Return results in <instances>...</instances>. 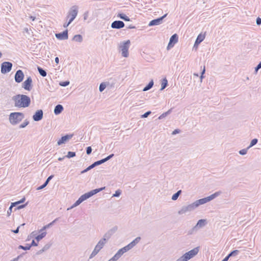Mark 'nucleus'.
Here are the masks:
<instances>
[{
    "mask_svg": "<svg viewBox=\"0 0 261 261\" xmlns=\"http://www.w3.org/2000/svg\"><path fill=\"white\" fill-rule=\"evenodd\" d=\"M121 194V191L120 190H117L115 191V193L113 195L112 197H119Z\"/></svg>",
    "mask_w": 261,
    "mask_h": 261,
    "instance_id": "51",
    "label": "nucleus"
},
{
    "mask_svg": "<svg viewBox=\"0 0 261 261\" xmlns=\"http://www.w3.org/2000/svg\"><path fill=\"white\" fill-rule=\"evenodd\" d=\"M249 148H245V149H243L242 150H240L239 151V154H241V155H245L247 153V150Z\"/></svg>",
    "mask_w": 261,
    "mask_h": 261,
    "instance_id": "49",
    "label": "nucleus"
},
{
    "mask_svg": "<svg viewBox=\"0 0 261 261\" xmlns=\"http://www.w3.org/2000/svg\"><path fill=\"white\" fill-rule=\"evenodd\" d=\"M13 64L11 62L5 61L1 65V71L2 74H6L9 72L12 68Z\"/></svg>",
    "mask_w": 261,
    "mask_h": 261,
    "instance_id": "4",
    "label": "nucleus"
},
{
    "mask_svg": "<svg viewBox=\"0 0 261 261\" xmlns=\"http://www.w3.org/2000/svg\"><path fill=\"white\" fill-rule=\"evenodd\" d=\"M196 208L194 204L193 203L190 204L188 205H184L182 206L181 209L178 211V214L179 215H182L188 212H191L193 211Z\"/></svg>",
    "mask_w": 261,
    "mask_h": 261,
    "instance_id": "6",
    "label": "nucleus"
},
{
    "mask_svg": "<svg viewBox=\"0 0 261 261\" xmlns=\"http://www.w3.org/2000/svg\"><path fill=\"white\" fill-rule=\"evenodd\" d=\"M130 44V41L129 40H127L125 41L121 42L119 45L120 49L121 51L122 56L125 58L128 57V49Z\"/></svg>",
    "mask_w": 261,
    "mask_h": 261,
    "instance_id": "3",
    "label": "nucleus"
},
{
    "mask_svg": "<svg viewBox=\"0 0 261 261\" xmlns=\"http://www.w3.org/2000/svg\"><path fill=\"white\" fill-rule=\"evenodd\" d=\"M24 76V73L21 70L19 69L17 70L14 76L15 82L17 83H21L23 80Z\"/></svg>",
    "mask_w": 261,
    "mask_h": 261,
    "instance_id": "11",
    "label": "nucleus"
},
{
    "mask_svg": "<svg viewBox=\"0 0 261 261\" xmlns=\"http://www.w3.org/2000/svg\"><path fill=\"white\" fill-rule=\"evenodd\" d=\"M37 70L39 72L40 75H41L42 76L45 77L46 76V75H47L46 71H45V70L43 69L42 67H41L40 66H38Z\"/></svg>",
    "mask_w": 261,
    "mask_h": 261,
    "instance_id": "31",
    "label": "nucleus"
},
{
    "mask_svg": "<svg viewBox=\"0 0 261 261\" xmlns=\"http://www.w3.org/2000/svg\"><path fill=\"white\" fill-rule=\"evenodd\" d=\"M43 117V111L42 110L40 109L37 110L34 114L33 115V119L35 121H39L42 119Z\"/></svg>",
    "mask_w": 261,
    "mask_h": 261,
    "instance_id": "12",
    "label": "nucleus"
},
{
    "mask_svg": "<svg viewBox=\"0 0 261 261\" xmlns=\"http://www.w3.org/2000/svg\"><path fill=\"white\" fill-rule=\"evenodd\" d=\"M78 13V7L76 5L73 6L71 7L70 9L69 12H68V15L67 16V17H69L70 16V17H72L74 19L75 18L77 15Z\"/></svg>",
    "mask_w": 261,
    "mask_h": 261,
    "instance_id": "14",
    "label": "nucleus"
},
{
    "mask_svg": "<svg viewBox=\"0 0 261 261\" xmlns=\"http://www.w3.org/2000/svg\"><path fill=\"white\" fill-rule=\"evenodd\" d=\"M24 115L21 112H12L9 115V121L13 125L18 124L24 118Z\"/></svg>",
    "mask_w": 261,
    "mask_h": 261,
    "instance_id": "2",
    "label": "nucleus"
},
{
    "mask_svg": "<svg viewBox=\"0 0 261 261\" xmlns=\"http://www.w3.org/2000/svg\"><path fill=\"white\" fill-rule=\"evenodd\" d=\"M63 110L64 108L62 105L60 104L57 105L54 109V114L56 115H59L63 112Z\"/></svg>",
    "mask_w": 261,
    "mask_h": 261,
    "instance_id": "19",
    "label": "nucleus"
},
{
    "mask_svg": "<svg viewBox=\"0 0 261 261\" xmlns=\"http://www.w3.org/2000/svg\"><path fill=\"white\" fill-rule=\"evenodd\" d=\"M76 155L75 152L68 151L67 154L65 156L68 159L74 157Z\"/></svg>",
    "mask_w": 261,
    "mask_h": 261,
    "instance_id": "39",
    "label": "nucleus"
},
{
    "mask_svg": "<svg viewBox=\"0 0 261 261\" xmlns=\"http://www.w3.org/2000/svg\"><path fill=\"white\" fill-rule=\"evenodd\" d=\"M22 87L27 91H31L33 87V81L31 76H28L22 84Z\"/></svg>",
    "mask_w": 261,
    "mask_h": 261,
    "instance_id": "7",
    "label": "nucleus"
},
{
    "mask_svg": "<svg viewBox=\"0 0 261 261\" xmlns=\"http://www.w3.org/2000/svg\"><path fill=\"white\" fill-rule=\"evenodd\" d=\"M55 36L60 40H67L68 38V30L66 29L62 32L56 33Z\"/></svg>",
    "mask_w": 261,
    "mask_h": 261,
    "instance_id": "13",
    "label": "nucleus"
},
{
    "mask_svg": "<svg viewBox=\"0 0 261 261\" xmlns=\"http://www.w3.org/2000/svg\"><path fill=\"white\" fill-rule=\"evenodd\" d=\"M125 252L124 251L123 249L121 248L117 252L114 256L118 259Z\"/></svg>",
    "mask_w": 261,
    "mask_h": 261,
    "instance_id": "33",
    "label": "nucleus"
},
{
    "mask_svg": "<svg viewBox=\"0 0 261 261\" xmlns=\"http://www.w3.org/2000/svg\"><path fill=\"white\" fill-rule=\"evenodd\" d=\"M154 82L153 80H151L149 83L143 88V91H147L150 90L153 86Z\"/></svg>",
    "mask_w": 261,
    "mask_h": 261,
    "instance_id": "28",
    "label": "nucleus"
},
{
    "mask_svg": "<svg viewBox=\"0 0 261 261\" xmlns=\"http://www.w3.org/2000/svg\"><path fill=\"white\" fill-rule=\"evenodd\" d=\"M27 204H28V202L25 204H21V205H20V204H18L16 206H15L16 207L14 208V211L23 208L27 205Z\"/></svg>",
    "mask_w": 261,
    "mask_h": 261,
    "instance_id": "41",
    "label": "nucleus"
},
{
    "mask_svg": "<svg viewBox=\"0 0 261 261\" xmlns=\"http://www.w3.org/2000/svg\"><path fill=\"white\" fill-rule=\"evenodd\" d=\"M205 66H204L203 67V70H202V71L201 72V75L200 76V78L201 80H202V79L204 78L203 74L205 73Z\"/></svg>",
    "mask_w": 261,
    "mask_h": 261,
    "instance_id": "56",
    "label": "nucleus"
},
{
    "mask_svg": "<svg viewBox=\"0 0 261 261\" xmlns=\"http://www.w3.org/2000/svg\"><path fill=\"white\" fill-rule=\"evenodd\" d=\"M83 36L80 34L74 35L72 38V40L79 43L82 42L83 41Z\"/></svg>",
    "mask_w": 261,
    "mask_h": 261,
    "instance_id": "27",
    "label": "nucleus"
},
{
    "mask_svg": "<svg viewBox=\"0 0 261 261\" xmlns=\"http://www.w3.org/2000/svg\"><path fill=\"white\" fill-rule=\"evenodd\" d=\"M90 197H90V194H89V192L86 193L80 197V198L82 200V202L87 200V199L89 198Z\"/></svg>",
    "mask_w": 261,
    "mask_h": 261,
    "instance_id": "36",
    "label": "nucleus"
},
{
    "mask_svg": "<svg viewBox=\"0 0 261 261\" xmlns=\"http://www.w3.org/2000/svg\"><path fill=\"white\" fill-rule=\"evenodd\" d=\"M12 99L14 102V106L17 108H27L31 102L30 97L24 94H17L13 96Z\"/></svg>",
    "mask_w": 261,
    "mask_h": 261,
    "instance_id": "1",
    "label": "nucleus"
},
{
    "mask_svg": "<svg viewBox=\"0 0 261 261\" xmlns=\"http://www.w3.org/2000/svg\"><path fill=\"white\" fill-rule=\"evenodd\" d=\"M178 40V36L176 34H174L171 36L170 38L169 42L168 43L167 49L168 50L171 47H173L174 44L177 42Z\"/></svg>",
    "mask_w": 261,
    "mask_h": 261,
    "instance_id": "10",
    "label": "nucleus"
},
{
    "mask_svg": "<svg viewBox=\"0 0 261 261\" xmlns=\"http://www.w3.org/2000/svg\"><path fill=\"white\" fill-rule=\"evenodd\" d=\"M107 83L103 82L101 83L99 87V90L100 92H102L106 88Z\"/></svg>",
    "mask_w": 261,
    "mask_h": 261,
    "instance_id": "38",
    "label": "nucleus"
},
{
    "mask_svg": "<svg viewBox=\"0 0 261 261\" xmlns=\"http://www.w3.org/2000/svg\"><path fill=\"white\" fill-rule=\"evenodd\" d=\"M178 197V196L176 195V193H174V194L172 195L171 199H172V200H176V199H177Z\"/></svg>",
    "mask_w": 261,
    "mask_h": 261,
    "instance_id": "61",
    "label": "nucleus"
},
{
    "mask_svg": "<svg viewBox=\"0 0 261 261\" xmlns=\"http://www.w3.org/2000/svg\"><path fill=\"white\" fill-rule=\"evenodd\" d=\"M118 230V227L115 226L110 229H109L107 232L105 233L102 239H105L106 241H108L109 239Z\"/></svg>",
    "mask_w": 261,
    "mask_h": 261,
    "instance_id": "8",
    "label": "nucleus"
},
{
    "mask_svg": "<svg viewBox=\"0 0 261 261\" xmlns=\"http://www.w3.org/2000/svg\"><path fill=\"white\" fill-rule=\"evenodd\" d=\"M126 246H127L129 250H130L132 248H133L134 247V246L131 242L130 243H129L128 245H127Z\"/></svg>",
    "mask_w": 261,
    "mask_h": 261,
    "instance_id": "63",
    "label": "nucleus"
},
{
    "mask_svg": "<svg viewBox=\"0 0 261 261\" xmlns=\"http://www.w3.org/2000/svg\"><path fill=\"white\" fill-rule=\"evenodd\" d=\"M221 193L222 192L221 191H218V192H216L214 193V194L206 197L207 201L209 202V201L212 200L213 199H215V198H216L217 197L219 196L221 194Z\"/></svg>",
    "mask_w": 261,
    "mask_h": 261,
    "instance_id": "22",
    "label": "nucleus"
},
{
    "mask_svg": "<svg viewBox=\"0 0 261 261\" xmlns=\"http://www.w3.org/2000/svg\"><path fill=\"white\" fill-rule=\"evenodd\" d=\"M168 86V81L166 77L164 78L162 81L161 88L160 90L165 89Z\"/></svg>",
    "mask_w": 261,
    "mask_h": 261,
    "instance_id": "32",
    "label": "nucleus"
},
{
    "mask_svg": "<svg viewBox=\"0 0 261 261\" xmlns=\"http://www.w3.org/2000/svg\"><path fill=\"white\" fill-rule=\"evenodd\" d=\"M205 35L200 33L199 34L195 41L194 47H197L204 39Z\"/></svg>",
    "mask_w": 261,
    "mask_h": 261,
    "instance_id": "17",
    "label": "nucleus"
},
{
    "mask_svg": "<svg viewBox=\"0 0 261 261\" xmlns=\"http://www.w3.org/2000/svg\"><path fill=\"white\" fill-rule=\"evenodd\" d=\"M92 149L91 146H88L86 148V153L89 155L91 153Z\"/></svg>",
    "mask_w": 261,
    "mask_h": 261,
    "instance_id": "54",
    "label": "nucleus"
},
{
    "mask_svg": "<svg viewBox=\"0 0 261 261\" xmlns=\"http://www.w3.org/2000/svg\"><path fill=\"white\" fill-rule=\"evenodd\" d=\"M124 23L121 20H115L114 21L111 25V27L112 29H120L124 27Z\"/></svg>",
    "mask_w": 261,
    "mask_h": 261,
    "instance_id": "15",
    "label": "nucleus"
},
{
    "mask_svg": "<svg viewBox=\"0 0 261 261\" xmlns=\"http://www.w3.org/2000/svg\"><path fill=\"white\" fill-rule=\"evenodd\" d=\"M167 14H168L166 13L161 17H160L158 18L154 19L151 20L149 22L148 25L149 26H154V25H157L162 24L163 23V19L167 16Z\"/></svg>",
    "mask_w": 261,
    "mask_h": 261,
    "instance_id": "9",
    "label": "nucleus"
},
{
    "mask_svg": "<svg viewBox=\"0 0 261 261\" xmlns=\"http://www.w3.org/2000/svg\"><path fill=\"white\" fill-rule=\"evenodd\" d=\"M97 166H99V165L97 164V162L96 161V162H94L93 164H92L91 165L88 166L87 168H86L85 169L82 171L81 172V174L85 173Z\"/></svg>",
    "mask_w": 261,
    "mask_h": 261,
    "instance_id": "21",
    "label": "nucleus"
},
{
    "mask_svg": "<svg viewBox=\"0 0 261 261\" xmlns=\"http://www.w3.org/2000/svg\"><path fill=\"white\" fill-rule=\"evenodd\" d=\"M180 132V130L179 129H174L172 133V135H176L177 134H178Z\"/></svg>",
    "mask_w": 261,
    "mask_h": 261,
    "instance_id": "57",
    "label": "nucleus"
},
{
    "mask_svg": "<svg viewBox=\"0 0 261 261\" xmlns=\"http://www.w3.org/2000/svg\"><path fill=\"white\" fill-rule=\"evenodd\" d=\"M240 252V251L238 250H234L232 251H231L225 257L227 258V259L231 257V256H235L237 255Z\"/></svg>",
    "mask_w": 261,
    "mask_h": 261,
    "instance_id": "29",
    "label": "nucleus"
},
{
    "mask_svg": "<svg viewBox=\"0 0 261 261\" xmlns=\"http://www.w3.org/2000/svg\"><path fill=\"white\" fill-rule=\"evenodd\" d=\"M256 23L257 25H259L261 24V18L260 17H258L256 18Z\"/></svg>",
    "mask_w": 261,
    "mask_h": 261,
    "instance_id": "58",
    "label": "nucleus"
},
{
    "mask_svg": "<svg viewBox=\"0 0 261 261\" xmlns=\"http://www.w3.org/2000/svg\"><path fill=\"white\" fill-rule=\"evenodd\" d=\"M40 232V230L39 231ZM41 233L38 234L35 237V239L37 240V242L40 241L43 238H44L46 235V232L44 231H41Z\"/></svg>",
    "mask_w": 261,
    "mask_h": 261,
    "instance_id": "25",
    "label": "nucleus"
},
{
    "mask_svg": "<svg viewBox=\"0 0 261 261\" xmlns=\"http://www.w3.org/2000/svg\"><path fill=\"white\" fill-rule=\"evenodd\" d=\"M20 227V226H18L17 228L15 230H12V231L14 233H18L19 232V230Z\"/></svg>",
    "mask_w": 261,
    "mask_h": 261,
    "instance_id": "60",
    "label": "nucleus"
},
{
    "mask_svg": "<svg viewBox=\"0 0 261 261\" xmlns=\"http://www.w3.org/2000/svg\"><path fill=\"white\" fill-rule=\"evenodd\" d=\"M18 248L19 249H22L23 250H30V248H29V246L28 245V244H27L25 246H23L21 245H19L18 247Z\"/></svg>",
    "mask_w": 261,
    "mask_h": 261,
    "instance_id": "45",
    "label": "nucleus"
},
{
    "mask_svg": "<svg viewBox=\"0 0 261 261\" xmlns=\"http://www.w3.org/2000/svg\"><path fill=\"white\" fill-rule=\"evenodd\" d=\"M53 225V223H49V224L44 226L41 229L40 231H42L45 230L46 229L51 227Z\"/></svg>",
    "mask_w": 261,
    "mask_h": 261,
    "instance_id": "43",
    "label": "nucleus"
},
{
    "mask_svg": "<svg viewBox=\"0 0 261 261\" xmlns=\"http://www.w3.org/2000/svg\"><path fill=\"white\" fill-rule=\"evenodd\" d=\"M198 230V228L195 225L193 228H192L191 229H190V230H188V234L191 235V234H194V233H196Z\"/></svg>",
    "mask_w": 261,
    "mask_h": 261,
    "instance_id": "35",
    "label": "nucleus"
},
{
    "mask_svg": "<svg viewBox=\"0 0 261 261\" xmlns=\"http://www.w3.org/2000/svg\"><path fill=\"white\" fill-rule=\"evenodd\" d=\"M114 156V154L113 153L110 154L106 158V159L108 161V160H110L111 158H112Z\"/></svg>",
    "mask_w": 261,
    "mask_h": 261,
    "instance_id": "62",
    "label": "nucleus"
},
{
    "mask_svg": "<svg viewBox=\"0 0 261 261\" xmlns=\"http://www.w3.org/2000/svg\"><path fill=\"white\" fill-rule=\"evenodd\" d=\"M257 142H258L257 139L254 138V139H252L250 142L249 146L248 147V148H250L252 147V146H253L254 145H255V144H256Z\"/></svg>",
    "mask_w": 261,
    "mask_h": 261,
    "instance_id": "40",
    "label": "nucleus"
},
{
    "mask_svg": "<svg viewBox=\"0 0 261 261\" xmlns=\"http://www.w3.org/2000/svg\"><path fill=\"white\" fill-rule=\"evenodd\" d=\"M13 204H14V202H12L11 203L10 206L9 207V209H8V210L7 211V216H10V215H11V213L12 212L13 207L16 206V205H12Z\"/></svg>",
    "mask_w": 261,
    "mask_h": 261,
    "instance_id": "42",
    "label": "nucleus"
},
{
    "mask_svg": "<svg viewBox=\"0 0 261 261\" xmlns=\"http://www.w3.org/2000/svg\"><path fill=\"white\" fill-rule=\"evenodd\" d=\"M106 243L107 241H106L105 239L102 238L99 241L96 246L98 247H99L100 249H101L103 247L104 245L106 244Z\"/></svg>",
    "mask_w": 261,
    "mask_h": 261,
    "instance_id": "30",
    "label": "nucleus"
},
{
    "mask_svg": "<svg viewBox=\"0 0 261 261\" xmlns=\"http://www.w3.org/2000/svg\"><path fill=\"white\" fill-rule=\"evenodd\" d=\"M51 245H52L51 243H47L46 245H45L42 248L45 251L51 247Z\"/></svg>",
    "mask_w": 261,
    "mask_h": 261,
    "instance_id": "53",
    "label": "nucleus"
},
{
    "mask_svg": "<svg viewBox=\"0 0 261 261\" xmlns=\"http://www.w3.org/2000/svg\"><path fill=\"white\" fill-rule=\"evenodd\" d=\"M82 202H83L82 200L79 197V199L75 202V203L70 208H68L67 210H68L74 207L77 206L79 205H80Z\"/></svg>",
    "mask_w": 261,
    "mask_h": 261,
    "instance_id": "37",
    "label": "nucleus"
},
{
    "mask_svg": "<svg viewBox=\"0 0 261 261\" xmlns=\"http://www.w3.org/2000/svg\"><path fill=\"white\" fill-rule=\"evenodd\" d=\"M176 261H187V260H185V258H184L183 255H182L181 257H180L179 258H178Z\"/></svg>",
    "mask_w": 261,
    "mask_h": 261,
    "instance_id": "64",
    "label": "nucleus"
},
{
    "mask_svg": "<svg viewBox=\"0 0 261 261\" xmlns=\"http://www.w3.org/2000/svg\"><path fill=\"white\" fill-rule=\"evenodd\" d=\"M208 202L206 197H204L198 200H196L193 202L196 208L198 207L199 205L201 204H205Z\"/></svg>",
    "mask_w": 261,
    "mask_h": 261,
    "instance_id": "18",
    "label": "nucleus"
},
{
    "mask_svg": "<svg viewBox=\"0 0 261 261\" xmlns=\"http://www.w3.org/2000/svg\"><path fill=\"white\" fill-rule=\"evenodd\" d=\"M172 111V109H169L168 111L163 113L162 115H161L158 119L161 120L163 119L164 118L166 117L167 116H168L169 114H170Z\"/></svg>",
    "mask_w": 261,
    "mask_h": 261,
    "instance_id": "34",
    "label": "nucleus"
},
{
    "mask_svg": "<svg viewBox=\"0 0 261 261\" xmlns=\"http://www.w3.org/2000/svg\"><path fill=\"white\" fill-rule=\"evenodd\" d=\"M206 224V221L205 219H200L199 220L196 224V226L198 228V229H200V228L203 227Z\"/></svg>",
    "mask_w": 261,
    "mask_h": 261,
    "instance_id": "24",
    "label": "nucleus"
},
{
    "mask_svg": "<svg viewBox=\"0 0 261 261\" xmlns=\"http://www.w3.org/2000/svg\"><path fill=\"white\" fill-rule=\"evenodd\" d=\"M54 175H51L47 177V178L46 179V180H45V181L44 182V183L43 185H42L41 186L38 187L37 188V190H42L43 188H44L48 184L49 181L54 177Z\"/></svg>",
    "mask_w": 261,
    "mask_h": 261,
    "instance_id": "20",
    "label": "nucleus"
},
{
    "mask_svg": "<svg viewBox=\"0 0 261 261\" xmlns=\"http://www.w3.org/2000/svg\"><path fill=\"white\" fill-rule=\"evenodd\" d=\"M117 17L125 21H130V18L124 13H118Z\"/></svg>",
    "mask_w": 261,
    "mask_h": 261,
    "instance_id": "26",
    "label": "nucleus"
},
{
    "mask_svg": "<svg viewBox=\"0 0 261 261\" xmlns=\"http://www.w3.org/2000/svg\"><path fill=\"white\" fill-rule=\"evenodd\" d=\"M69 84V81H65L63 82H61L59 83L60 86L62 87H66Z\"/></svg>",
    "mask_w": 261,
    "mask_h": 261,
    "instance_id": "48",
    "label": "nucleus"
},
{
    "mask_svg": "<svg viewBox=\"0 0 261 261\" xmlns=\"http://www.w3.org/2000/svg\"><path fill=\"white\" fill-rule=\"evenodd\" d=\"M151 113V112L150 111H148L145 112L144 114L142 115L141 118H147Z\"/></svg>",
    "mask_w": 261,
    "mask_h": 261,
    "instance_id": "52",
    "label": "nucleus"
},
{
    "mask_svg": "<svg viewBox=\"0 0 261 261\" xmlns=\"http://www.w3.org/2000/svg\"><path fill=\"white\" fill-rule=\"evenodd\" d=\"M29 124V121L27 120H25L22 123H21L19 126V127L20 128H24L26 127L28 124Z\"/></svg>",
    "mask_w": 261,
    "mask_h": 261,
    "instance_id": "46",
    "label": "nucleus"
},
{
    "mask_svg": "<svg viewBox=\"0 0 261 261\" xmlns=\"http://www.w3.org/2000/svg\"><path fill=\"white\" fill-rule=\"evenodd\" d=\"M38 245V243H36L35 240H32V242L31 244H28V245L29 246V248H30V249H31V248L33 246H37Z\"/></svg>",
    "mask_w": 261,
    "mask_h": 261,
    "instance_id": "50",
    "label": "nucleus"
},
{
    "mask_svg": "<svg viewBox=\"0 0 261 261\" xmlns=\"http://www.w3.org/2000/svg\"><path fill=\"white\" fill-rule=\"evenodd\" d=\"M140 240H141V237H138L135 240H134L132 242H131V243L135 246V245H136L139 242Z\"/></svg>",
    "mask_w": 261,
    "mask_h": 261,
    "instance_id": "47",
    "label": "nucleus"
},
{
    "mask_svg": "<svg viewBox=\"0 0 261 261\" xmlns=\"http://www.w3.org/2000/svg\"><path fill=\"white\" fill-rule=\"evenodd\" d=\"M25 197H23L20 200H18L17 201H16V202H14V204H13L12 205H16V206H17L18 204H19L23 203L25 201Z\"/></svg>",
    "mask_w": 261,
    "mask_h": 261,
    "instance_id": "44",
    "label": "nucleus"
},
{
    "mask_svg": "<svg viewBox=\"0 0 261 261\" xmlns=\"http://www.w3.org/2000/svg\"><path fill=\"white\" fill-rule=\"evenodd\" d=\"M107 161V160L106 159V158H104V159H102L101 160H98V161H97V164L98 165H100L105 162H106Z\"/></svg>",
    "mask_w": 261,
    "mask_h": 261,
    "instance_id": "55",
    "label": "nucleus"
},
{
    "mask_svg": "<svg viewBox=\"0 0 261 261\" xmlns=\"http://www.w3.org/2000/svg\"><path fill=\"white\" fill-rule=\"evenodd\" d=\"M199 251V247H197L183 254V256L187 261L196 255Z\"/></svg>",
    "mask_w": 261,
    "mask_h": 261,
    "instance_id": "5",
    "label": "nucleus"
},
{
    "mask_svg": "<svg viewBox=\"0 0 261 261\" xmlns=\"http://www.w3.org/2000/svg\"><path fill=\"white\" fill-rule=\"evenodd\" d=\"M100 250L101 249L96 245L93 251L97 254Z\"/></svg>",
    "mask_w": 261,
    "mask_h": 261,
    "instance_id": "59",
    "label": "nucleus"
},
{
    "mask_svg": "<svg viewBox=\"0 0 261 261\" xmlns=\"http://www.w3.org/2000/svg\"><path fill=\"white\" fill-rule=\"evenodd\" d=\"M73 136V135H66L64 136H62L61 138L58 140L57 144L58 145H61L62 144L65 143L68 140L70 139Z\"/></svg>",
    "mask_w": 261,
    "mask_h": 261,
    "instance_id": "16",
    "label": "nucleus"
},
{
    "mask_svg": "<svg viewBox=\"0 0 261 261\" xmlns=\"http://www.w3.org/2000/svg\"><path fill=\"white\" fill-rule=\"evenodd\" d=\"M105 188H106V187H101L100 188H97V189L92 190L88 192H89V194H90V197H92V196L98 193V192L105 190Z\"/></svg>",
    "mask_w": 261,
    "mask_h": 261,
    "instance_id": "23",
    "label": "nucleus"
}]
</instances>
